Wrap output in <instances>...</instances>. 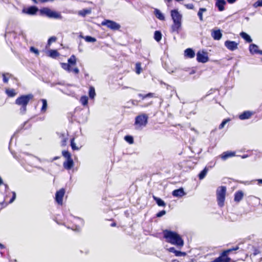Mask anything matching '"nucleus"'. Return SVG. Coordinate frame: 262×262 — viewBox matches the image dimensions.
I'll use <instances>...</instances> for the list:
<instances>
[{"label": "nucleus", "mask_w": 262, "mask_h": 262, "mask_svg": "<svg viewBox=\"0 0 262 262\" xmlns=\"http://www.w3.org/2000/svg\"><path fill=\"white\" fill-rule=\"evenodd\" d=\"M163 234L166 242L175 245L179 248H181L184 246V241L177 232L165 229L163 231Z\"/></svg>", "instance_id": "f257e3e1"}, {"label": "nucleus", "mask_w": 262, "mask_h": 262, "mask_svg": "<svg viewBox=\"0 0 262 262\" xmlns=\"http://www.w3.org/2000/svg\"><path fill=\"white\" fill-rule=\"evenodd\" d=\"M33 98V95L32 94L27 95H23L18 97L15 101V103L20 106L19 110L20 114L24 115L27 111V106L30 100Z\"/></svg>", "instance_id": "f03ea898"}, {"label": "nucleus", "mask_w": 262, "mask_h": 262, "mask_svg": "<svg viewBox=\"0 0 262 262\" xmlns=\"http://www.w3.org/2000/svg\"><path fill=\"white\" fill-rule=\"evenodd\" d=\"M34 159H37L39 161L41 162V159L27 152H23L19 155V158H18V161L21 165H24L25 163L30 165H33V160Z\"/></svg>", "instance_id": "7ed1b4c3"}, {"label": "nucleus", "mask_w": 262, "mask_h": 262, "mask_svg": "<svg viewBox=\"0 0 262 262\" xmlns=\"http://www.w3.org/2000/svg\"><path fill=\"white\" fill-rule=\"evenodd\" d=\"M40 15L45 16L50 18L62 19V16L60 13L53 11L48 7H43L39 10Z\"/></svg>", "instance_id": "20e7f679"}, {"label": "nucleus", "mask_w": 262, "mask_h": 262, "mask_svg": "<svg viewBox=\"0 0 262 262\" xmlns=\"http://www.w3.org/2000/svg\"><path fill=\"white\" fill-rule=\"evenodd\" d=\"M148 117L147 114H142L136 117L134 125L135 128L141 130L143 127L146 126L148 123Z\"/></svg>", "instance_id": "39448f33"}, {"label": "nucleus", "mask_w": 262, "mask_h": 262, "mask_svg": "<svg viewBox=\"0 0 262 262\" xmlns=\"http://www.w3.org/2000/svg\"><path fill=\"white\" fill-rule=\"evenodd\" d=\"M238 249V246H236L234 248L225 250L220 254L219 257L210 262H229L231 258L228 256V254L232 251H236Z\"/></svg>", "instance_id": "423d86ee"}, {"label": "nucleus", "mask_w": 262, "mask_h": 262, "mask_svg": "<svg viewBox=\"0 0 262 262\" xmlns=\"http://www.w3.org/2000/svg\"><path fill=\"white\" fill-rule=\"evenodd\" d=\"M226 193V187L221 186L219 187L216 190V198L218 205L222 207L224 205L225 195Z\"/></svg>", "instance_id": "0eeeda50"}, {"label": "nucleus", "mask_w": 262, "mask_h": 262, "mask_svg": "<svg viewBox=\"0 0 262 262\" xmlns=\"http://www.w3.org/2000/svg\"><path fill=\"white\" fill-rule=\"evenodd\" d=\"M3 185L4 186L5 192L8 193V194H9L10 193H11L12 194V196L8 203H6L5 201H3V202L0 203L1 205H3L5 204V206H6L8 204H11L14 201V200L16 199V193L14 191H12L11 192H9V188L8 185L7 184H4L3 183V180L1 178V177H0V185ZM8 194H6L4 196V201H6L7 200V198L8 197Z\"/></svg>", "instance_id": "6e6552de"}, {"label": "nucleus", "mask_w": 262, "mask_h": 262, "mask_svg": "<svg viewBox=\"0 0 262 262\" xmlns=\"http://www.w3.org/2000/svg\"><path fill=\"white\" fill-rule=\"evenodd\" d=\"M196 60L199 62L206 63L209 61L208 53L202 50L199 51L196 54Z\"/></svg>", "instance_id": "1a4fd4ad"}, {"label": "nucleus", "mask_w": 262, "mask_h": 262, "mask_svg": "<svg viewBox=\"0 0 262 262\" xmlns=\"http://www.w3.org/2000/svg\"><path fill=\"white\" fill-rule=\"evenodd\" d=\"M101 24L113 30H118L120 28V25L119 24L108 19L104 20L102 22Z\"/></svg>", "instance_id": "9d476101"}, {"label": "nucleus", "mask_w": 262, "mask_h": 262, "mask_svg": "<svg viewBox=\"0 0 262 262\" xmlns=\"http://www.w3.org/2000/svg\"><path fill=\"white\" fill-rule=\"evenodd\" d=\"M65 193V189L61 188L57 191L55 193V201L58 205H61L63 202V198Z\"/></svg>", "instance_id": "9b49d317"}, {"label": "nucleus", "mask_w": 262, "mask_h": 262, "mask_svg": "<svg viewBox=\"0 0 262 262\" xmlns=\"http://www.w3.org/2000/svg\"><path fill=\"white\" fill-rule=\"evenodd\" d=\"M38 11V9L36 6H32L28 8H24L22 10V13L27 14L28 15H35Z\"/></svg>", "instance_id": "f8f14e48"}, {"label": "nucleus", "mask_w": 262, "mask_h": 262, "mask_svg": "<svg viewBox=\"0 0 262 262\" xmlns=\"http://www.w3.org/2000/svg\"><path fill=\"white\" fill-rule=\"evenodd\" d=\"M171 16L173 22H182V15L179 12L178 10L173 9L171 11Z\"/></svg>", "instance_id": "ddd939ff"}, {"label": "nucleus", "mask_w": 262, "mask_h": 262, "mask_svg": "<svg viewBox=\"0 0 262 262\" xmlns=\"http://www.w3.org/2000/svg\"><path fill=\"white\" fill-rule=\"evenodd\" d=\"M225 46L230 51H233L238 48V43L234 41L226 40L225 42Z\"/></svg>", "instance_id": "4468645a"}, {"label": "nucleus", "mask_w": 262, "mask_h": 262, "mask_svg": "<svg viewBox=\"0 0 262 262\" xmlns=\"http://www.w3.org/2000/svg\"><path fill=\"white\" fill-rule=\"evenodd\" d=\"M249 49L250 53L252 54H259L262 55V50H259L258 46L255 44H250Z\"/></svg>", "instance_id": "2eb2a0df"}, {"label": "nucleus", "mask_w": 262, "mask_h": 262, "mask_svg": "<svg viewBox=\"0 0 262 262\" xmlns=\"http://www.w3.org/2000/svg\"><path fill=\"white\" fill-rule=\"evenodd\" d=\"M182 26V22H173V24L171 27V32L179 33Z\"/></svg>", "instance_id": "dca6fc26"}, {"label": "nucleus", "mask_w": 262, "mask_h": 262, "mask_svg": "<svg viewBox=\"0 0 262 262\" xmlns=\"http://www.w3.org/2000/svg\"><path fill=\"white\" fill-rule=\"evenodd\" d=\"M235 156V152L234 151H227L224 152L222 155H220L221 158L225 161L227 159L234 157Z\"/></svg>", "instance_id": "f3484780"}, {"label": "nucleus", "mask_w": 262, "mask_h": 262, "mask_svg": "<svg viewBox=\"0 0 262 262\" xmlns=\"http://www.w3.org/2000/svg\"><path fill=\"white\" fill-rule=\"evenodd\" d=\"M186 194L184 189L181 187L179 189H175L172 192V195L174 197H182Z\"/></svg>", "instance_id": "a211bd4d"}, {"label": "nucleus", "mask_w": 262, "mask_h": 262, "mask_svg": "<svg viewBox=\"0 0 262 262\" xmlns=\"http://www.w3.org/2000/svg\"><path fill=\"white\" fill-rule=\"evenodd\" d=\"M16 38V34L14 32H6L5 34V38L8 40L11 43L14 41Z\"/></svg>", "instance_id": "6ab92c4d"}, {"label": "nucleus", "mask_w": 262, "mask_h": 262, "mask_svg": "<svg viewBox=\"0 0 262 262\" xmlns=\"http://www.w3.org/2000/svg\"><path fill=\"white\" fill-rule=\"evenodd\" d=\"M63 167L67 170H70L74 166V161L71 158L68 159L63 162Z\"/></svg>", "instance_id": "aec40b11"}, {"label": "nucleus", "mask_w": 262, "mask_h": 262, "mask_svg": "<svg viewBox=\"0 0 262 262\" xmlns=\"http://www.w3.org/2000/svg\"><path fill=\"white\" fill-rule=\"evenodd\" d=\"M211 36L214 40H220L222 37L221 31L220 29L213 30L211 33Z\"/></svg>", "instance_id": "412c9836"}, {"label": "nucleus", "mask_w": 262, "mask_h": 262, "mask_svg": "<svg viewBox=\"0 0 262 262\" xmlns=\"http://www.w3.org/2000/svg\"><path fill=\"white\" fill-rule=\"evenodd\" d=\"M184 56L186 58H192L195 56L194 51L192 48H187L184 51Z\"/></svg>", "instance_id": "4be33fe9"}, {"label": "nucleus", "mask_w": 262, "mask_h": 262, "mask_svg": "<svg viewBox=\"0 0 262 262\" xmlns=\"http://www.w3.org/2000/svg\"><path fill=\"white\" fill-rule=\"evenodd\" d=\"M226 2L225 0H219L216 2L215 6L217 8L219 11H223L224 9V6Z\"/></svg>", "instance_id": "5701e85b"}, {"label": "nucleus", "mask_w": 262, "mask_h": 262, "mask_svg": "<svg viewBox=\"0 0 262 262\" xmlns=\"http://www.w3.org/2000/svg\"><path fill=\"white\" fill-rule=\"evenodd\" d=\"M252 113L250 111H244L243 113L239 115V118L242 120H246L250 118Z\"/></svg>", "instance_id": "b1692460"}, {"label": "nucleus", "mask_w": 262, "mask_h": 262, "mask_svg": "<svg viewBox=\"0 0 262 262\" xmlns=\"http://www.w3.org/2000/svg\"><path fill=\"white\" fill-rule=\"evenodd\" d=\"M244 196V193L241 190H238L234 194V200L235 202H240Z\"/></svg>", "instance_id": "393cba45"}, {"label": "nucleus", "mask_w": 262, "mask_h": 262, "mask_svg": "<svg viewBox=\"0 0 262 262\" xmlns=\"http://www.w3.org/2000/svg\"><path fill=\"white\" fill-rule=\"evenodd\" d=\"M154 14L156 17L160 20H164L165 16L164 14L158 9L155 8L154 9Z\"/></svg>", "instance_id": "a878e982"}, {"label": "nucleus", "mask_w": 262, "mask_h": 262, "mask_svg": "<svg viewBox=\"0 0 262 262\" xmlns=\"http://www.w3.org/2000/svg\"><path fill=\"white\" fill-rule=\"evenodd\" d=\"M240 36L248 43H250L252 41L250 36L246 32H242L240 33Z\"/></svg>", "instance_id": "bb28decb"}, {"label": "nucleus", "mask_w": 262, "mask_h": 262, "mask_svg": "<svg viewBox=\"0 0 262 262\" xmlns=\"http://www.w3.org/2000/svg\"><path fill=\"white\" fill-rule=\"evenodd\" d=\"M152 198L159 206L165 207L166 206V203L161 199L155 195H153Z\"/></svg>", "instance_id": "cd10ccee"}, {"label": "nucleus", "mask_w": 262, "mask_h": 262, "mask_svg": "<svg viewBox=\"0 0 262 262\" xmlns=\"http://www.w3.org/2000/svg\"><path fill=\"white\" fill-rule=\"evenodd\" d=\"M208 171V168L207 167H205L199 174V178L200 180L203 179L205 176H206L207 172Z\"/></svg>", "instance_id": "c85d7f7f"}, {"label": "nucleus", "mask_w": 262, "mask_h": 262, "mask_svg": "<svg viewBox=\"0 0 262 262\" xmlns=\"http://www.w3.org/2000/svg\"><path fill=\"white\" fill-rule=\"evenodd\" d=\"M80 37L84 38L85 41L88 42H94L96 41V39L95 37H92L91 36H83L82 35H80Z\"/></svg>", "instance_id": "c756f323"}, {"label": "nucleus", "mask_w": 262, "mask_h": 262, "mask_svg": "<svg viewBox=\"0 0 262 262\" xmlns=\"http://www.w3.org/2000/svg\"><path fill=\"white\" fill-rule=\"evenodd\" d=\"M68 63L71 66L75 65L76 63V58L75 55H72L68 60Z\"/></svg>", "instance_id": "7c9ffc66"}, {"label": "nucleus", "mask_w": 262, "mask_h": 262, "mask_svg": "<svg viewBox=\"0 0 262 262\" xmlns=\"http://www.w3.org/2000/svg\"><path fill=\"white\" fill-rule=\"evenodd\" d=\"M154 39L157 42L160 41L162 38V33L160 31H156L154 33Z\"/></svg>", "instance_id": "2f4dec72"}, {"label": "nucleus", "mask_w": 262, "mask_h": 262, "mask_svg": "<svg viewBox=\"0 0 262 262\" xmlns=\"http://www.w3.org/2000/svg\"><path fill=\"white\" fill-rule=\"evenodd\" d=\"M41 101L42 103V107L41 108V112L45 113L46 111L48 106L47 101L46 99H41Z\"/></svg>", "instance_id": "473e14b6"}, {"label": "nucleus", "mask_w": 262, "mask_h": 262, "mask_svg": "<svg viewBox=\"0 0 262 262\" xmlns=\"http://www.w3.org/2000/svg\"><path fill=\"white\" fill-rule=\"evenodd\" d=\"M60 137L61 138V145L65 146L67 145L68 138L64 134H62Z\"/></svg>", "instance_id": "72a5a7b5"}, {"label": "nucleus", "mask_w": 262, "mask_h": 262, "mask_svg": "<svg viewBox=\"0 0 262 262\" xmlns=\"http://www.w3.org/2000/svg\"><path fill=\"white\" fill-rule=\"evenodd\" d=\"M96 95L95 90L94 87L90 86L89 91V96L91 99H93Z\"/></svg>", "instance_id": "f704fd0d"}, {"label": "nucleus", "mask_w": 262, "mask_h": 262, "mask_svg": "<svg viewBox=\"0 0 262 262\" xmlns=\"http://www.w3.org/2000/svg\"><path fill=\"white\" fill-rule=\"evenodd\" d=\"M207 9L205 8H201L199 9V10L198 12V16L199 17V19L201 21L203 20V13L206 12Z\"/></svg>", "instance_id": "c9c22d12"}, {"label": "nucleus", "mask_w": 262, "mask_h": 262, "mask_svg": "<svg viewBox=\"0 0 262 262\" xmlns=\"http://www.w3.org/2000/svg\"><path fill=\"white\" fill-rule=\"evenodd\" d=\"M61 67L64 70L67 71L69 72H70L72 71V68L70 66V64L68 63H61Z\"/></svg>", "instance_id": "e433bc0d"}, {"label": "nucleus", "mask_w": 262, "mask_h": 262, "mask_svg": "<svg viewBox=\"0 0 262 262\" xmlns=\"http://www.w3.org/2000/svg\"><path fill=\"white\" fill-rule=\"evenodd\" d=\"M74 138H72L70 140V145L71 146L72 149L73 150H78L79 149V148H78L76 145L75 143L74 142Z\"/></svg>", "instance_id": "4c0bfd02"}, {"label": "nucleus", "mask_w": 262, "mask_h": 262, "mask_svg": "<svg viewBox=\"0 0 262 262\" xmlns=\"http://www.w3.org/2000/svg\"><path fill=\"white\" fill-rule=\"evenodd\" d=\"M80 101L83 105H86L88 103V97L86 96H82L80 98Z\"/></svg>", "instance_id": "58836bf2"}, {"label": "nucleus", "mask_w": 262, "mask_h": 262, "mask_svg": "<svg viewBox=\"0 0 262 262\" xmlns=\"http://www.w3.org/2000/svg\"><path fill=\"white\" fill-rule=\"evenodd\" d=\"M59 55V53L56 50H51L49 51V56L53 58H55Z\"/></svg>", "instance_id": "ea45409f"}, {"label": "nucleus", "mask_w": 262, "mask_h": 262, "mask_svg": "<svg viewBox=\"0 0 262 262\" xmlns=\"http://www.w3.org/2000/svg\"><path fill=\"white\" fill-rule=\"evenodd\" d=\"M6 93L10 97H13L16 95L14 89H8L6 91Z\"/></svg>", "instance_id": "a19ab883"}, {"label": "nucleus", "mask_w": 262, "mask_h": 262, "mask_svg": "<svg viewBox=\"0 0 262 262\" xmlns=\"http://www.w3.org/2000/svg\"><path fill=\"white\" fill-rule=\"evenodd\" d=\"M11 76V75L8 73H3L2 74L3 82L5 83H7L8 82V80H9L8 77H10Z\"/></svg>", "instance_id": "79ce46f5"}, {"label": "nucleus", "mask_w": 262, "mask_h": 262, "mask_svg": "<svg viewBox=\"0 0 262 262\" xmlns=\"http://www.w3.org/2000/svg\"><path fill=\"white\" fill-rule=\"evenodd\" d=\"M124 140L129 144H133L134 143V138L132 136H125L124 137Z\"/></svg>", "instance_id": "37998d69"}, {"label": "nucleus", "mask_w": 262, "mask_h": 262, "mask_svg": "<svg viewBox=\"0 0 262 262\" xmlns=\"http://www.w3.org/2000/svg\"><path fill=\"white\" fill-rule=\"evenodd\" d=\"M176 256H185L186 255V253L185 252H182L179 250H176L174 253Z\"/></svg>", "instance_id": "c03bdc74"}, {"label": "nucleus", "mask_w": 262, "mask_h": 262, "mask_svg": "<svg viewBox=\"0 0 262 262\" xmlns=\"http://www.w3.org/2000/svg\"><path fill=\"white\" fill-rule=\"evenodd\" d=\"M62 155L67 159L71 158V155L68 150H63L62 151Z\"/></svg>", "instance_id": "a18cd8bd"}, {"label": "nucleus", "mask_w": 262, "mask_h": 262, "mask_svg": "<svg viewBox=\"0 0 262 262\" xmlns=\"http://www.w3.org/2000/svg\"><path fill=\"white\" fill-rule=\"evenodd\" d=\"M91 10L89 9H83L79 12V14L82 16H85L86 14H90Z\"/></svg>", "instance_id": "49530a36"}, {"label": "nucleus", "mask_w": 262, "mask_h": 262, "mask_svg": "<svg viewBox=\"0 0 262 262\" xmlns=\"http://www.w3.org/2000/svg\"><path fill=\"white\" fill-rule=\"evenodd\" d=\"M141 72V64L140 62L136 63V72L137 74H139Z\"/></svg>", "instance_id": "de8ad7c7"}, {"label": "nucleus", "mask_w": 262, "mask_h": 262, "mask_svg": "<svg viewBox=\"0 0 262 262\" xmlns=\"http://www.w3.org/2000/svg\"><path fill=\"white\" fill-rule=\"evenodd\" d=\"M31 124L29 123V121L28 120L24 122V124L22 126H21L20 128L22 129L24 128L25 129H28L31 126Z\"/></svg>", "instance_id": "09e8293b"}, {"label": "nucleus", "mask_w": 262, "mask_h": 262, "mask_svg": "<svg viewBox=\"0 0 262 262\" xmlns=\"http://www.w3.org/2000/svg\"><path fill=\"white\" fill-rule=\"evenodd\" d=\"M230 121V119H224L222 122V123L220 124V125H219V128L220 129H222L225 125V124L228 122Z\"/></svg>", "instance_id": "8fccbe9b"}, {"label": "nucleus", "mask_w": 262, "mask_h": 262, "mask_svg": "<svg viewBox=\"0 0 262 262\" xmlns=\"http://www.w3.org/2000/svg\"><path fill=\"white\" fill-rule=\"evenodd\" d=\"M254 8H257L258 7H262V0H257L253 4Z\"/></svg>", "instance_id": "3c124183"}, {"label": "nucleus", "mask_w": 262, "mask_h": 262, "mask_svg": "<svg viewBox=\"0 0 262 262\" xmlns=\"http://www.w3.org/2000/svg\"><path fill=\"white\" fill-rule=\"evenodd\" d=\"M30 51L31 52L34 53V54H35L36 55H39V51H38V49H37L36 48H34V47H31L30 48Z\"/></svg>", "instance_id": "603ef678"}, {"label": "nucleus", "mask_w": 262, "mask_h": 262, "mask_svg": "<svg viewBox=\"0 0 262 262\" xmlns=\"http://www.w3.org/2000/svg\"><path fill=\"white\" fill-rule=\"evenodd\" d=\"M56 37L55 36H52L49 38L48 40V45L50 46L53 42H55L56 40Z\"/></svg>", "instance_id": "864d4df0"}, {"label": "nucleus", "mask_w": 262, "mask_h": 262, "mask_svg": "<svg viewBox=\"0 0 262 262\" xmlns=\"http://www.w3.org/2000/svg\"><path fill=\"white\" fill-rule=\"evenodd\" d=\"M166 214V211L164 210H161L158 212L156 214L157 217H161Z\"/></svg>", "instance_id": "5fc2aeb1"}, {"label": "nucleus", "mask_w": 262, "mask_h": 262, "mask_svg": "<svg viewBox=\"0 0 262 262\" xmlns=\"http://www.w3.org/2000/svg\"><path fill=\"white\" fill-rule=\"evenodd\" d=\"M185 6L188 9H193L194 8V6L192 4H185Z\"/></svg>", "instance_id": "6e6d98bb"}, {"label": "nucleus", "mask_w": 262, "mask_h": 262, "mask_svg": "<svg viewBox=\"0 0 262 262\" xmlns=\"http://www.w3.org/2000/svg\"><path fill=\"white\" fill-rule=\"evenodd\" d=\"M131 103L132 105H137L139 103V101L136 100H130Z\"/></svg>", "instance_id": "4d7b16f0"}, {"label": "nucleus", "mask_w": 262, "mask_h": 262, "mask_svg": "<svg viewBox=\"0 0 262 262\" xmlns=\"http://www.w3.org/2000/svg\"><path fill=\"white\" fill-rule=\"evenodd\" d=\"M75 219L76 220V221H77V222L80 223L82 225H83V221L82 219H81L80 218L75 217Z\"/></svg>", "instance_id": "13d9d810"}, {"label": "nucleus", "mask_w": 262, "mask_h": 262, "mask_svg": "<svg viewBox=\"0 0 262 262\" xmlns=\"http://www.w3.org/2000/svg\"><path fill=\"white\" fill-rule=\"evenodd\" d=\"M167 250L170 252H172V253H174L175 251L176 250V249L174 247H170V248L167 249Z\"/></svg>", "instance_id": "bf43d9fd"}, {"label": "nucleus", "mask_w": 262, "mask_h": 262, "mask_svg": "<svg viewBox=\"0 0 262 262\" xmlns=\"http://www.w3.org/2000/svg\"><path fill=\"white\" fill-rule=\"evenodd\" d=\"M154 93H149L147 94H145V97H146V98H149V97H154Z\"/></svg>", "instance_id": "052dcab7"}, {"label": "nucleus", "mask_w": 262, "mask_h": 262, "mask_svg": "<svg viewBox=\"0 0 262 262\" xmlns=\"http://www.w3.org/2000/svg\"><path fill=\"white\" fill-rule=\"evenodd\" d=\"M72 71H73L75 74H78L79 72V70L77 68H75L72 69Z\"/></svg>", "instance_id": "680f3d73"}, {"label": "nucleus", "mask_w": 262, "mask_h": 262, "mask_svg": "<svg viewBox=\"0 0 262 262\" xmlns=\"http://www.w3.org/2000/svg\"><path fill=\"white\" fill-rule=\"evenodd\" d=\"M132 105L130 100L127 102L126 106V107L130 108V107H131Z\"/></svg>", "instance_id": "e2e57ef3"}, {"label": "nucleus", "mask_w": 262, "mask_h": 262, "mask_svg": "<svg viewBox=\"0 0 262 262\" xmlns=\"http://www.w3.org/2000/svg\"><path fill=\"white\" fill-rule=\"evenodd\" d=\"M138 96L142 98V100L146 98L145 95H143L142 94H138Z\"/></svg>", "instance_id": "0e129e2a"}, {"label": "nucleus", "mask_w": 262, "mask_h": 262, "mask_svg": "<svg viewBox=\"0 0 262 262\" xmlns=\"http://www.w3.org/2000/svg\"><path fill=\"white\" fill-rule=\"evenodd\" d=\"M57 84L60 85H64L65 83L64 81H59V82H57Z\"/></svg>", "instance_id": "69168bd1"}, {"label": "nucleus", "mask_w": 262, "mask_h": 262, "mask_svg": "<svg viewBox=\"0 0 262 262\" xmlns=\"http://www.w3.org/2000/svg\"><path fill=\"white\" fill-rule=\"evenodd\" d=\"M38 1L41 3H46L48 2H52V1H54V0H38Z\"/></svg>", "instance_id": "338daca9"}, {"label": "nucleus", "mask_w": 262, "mask_h": 262, "mask_svg": "<svg viewBox=\"0 0 262 262\" xmlns=\"http://www.w3.org/2000/svg\"><path fill=\"white\" fill-rule=\"evenodd\" d=\"M237 0H227V2L229 3V4H233Z\"/></svg>", "instance_id": "774afa93"}]
</instances>
